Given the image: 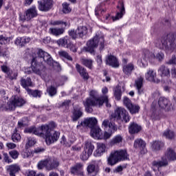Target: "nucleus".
I'll list each match as a JSON object with an SVG mask.
<instances>
[{
    "mask_svg": "<svg viewBox=\"0 0 176 176\" xmlns=\"http://www.w3.org/2000/svg\"><path fill=\"white\" fill-rule=\"evenodd\" d=\"M69 48L72 52H77L78 50V48L75 45L71 44V43H69Z\"/></svg>",
    "mask_w": 176,
    "mask_h": 176,
    "instance_id": "774afa93",
    "label": "nucleus"
},
{
    "mask_svg": "<svg viewBox=\"0 0 176 176\" xmlns=\"http://www.w3.org/2000/svg\"><path fill=\"white\" fill-rule=\"evenodd\" d=\"M45 167L47 170L50 171V170H54V168H57V167H58V162H57V160L47 159L45 160L38 162V170H42V168H45Z\"/></svg>",
    "mask_w": 176,
    "mask_h": 176,
    "instance_id": "9b49d317",
    "label": "nucleus"
},
{
    "mask_svg": "<svg viewBox=\"0 0 176 176\" xmlns=\"http://www.w3.org/2000/svg\"><path fill=\"white\" fill-rule=\"evenodd\" d=\"M21 86H23V87L25 89V90H27V89H29L28 86H31L32 85L31 78H28L27 80L22 78L21 80Z\"/></svg>",
    "mask_w": 176,
    "mask_h": 176,
    "instance_id": "79ce46f5",
    "label": "nucleus"
},
{
    "mask_svg": "<svg viewBox=\"0 0 176 176\" xmlns=\"http://www.w3.org/2000/svg\"><path fill=\"white\" fill-rule=\"evenodd\" d=\"M6 146L9 149H14V148H16V144L12 143V142H9V143L6 144Z\"/></svg>",
    "mask_w": 176,
    "mask_h": 176,
    "instance_id": "69168bd1",
    "label": "nucleus"
},
{
    "mask_svg": "<svg viewBox=\"0 0 176 176\" xmlns=\"http://www.w3.org/2000/svg\"><path fill=\"white\" fill-rule=\"evenodd\" d=\"M143 85H144V77L140 76L138 77V78L135 80V86L137 88V90L139 94H142Z\"/></svg>",
    "mask_w": 176,
    "mask_h": 176,
    "instance_id": "c85d7f7f",
    "label": "nucleus"
},
{
    "mask_svg": "<svg viewBox=\"0 0 176 176\" xmlns=\"http://www.w3.org/2000/svg\"><path fill=\"white\" fill-rule=\"evenodd\" d=\"M168 160H176V153L174 150L168 149L161 161H154L152 164V168L159 170V167H164L168 164Z\"/></svg>",
    "mask_w": 176,
    "mask_h": 176,
    "instance_id": "423d86ee",
    "label": "nucleus"
},
{
    "mask_svg": "<svg viewBox=\"0 0 176 176\" xmlns=\"http://www.w3.org/2000/svg\"><path fill=\"white\" fill-rule=\"evenodd\" d=\"M28 123V120L27 118H23V120L18 122L19 127H24V126H27Z\"/></svg>",
    "mask_w": 176,
    "mask_h": 176,
    "instance_id": "864d4df0",
    "label": "nucleus"
},
{
    "mask_svg": "<svg viewBox=\"0 0 176 176\" xmlns=\"http://www.w3.org/2000/svg\"><path fill=\"white\" fill-rule=\"evenodd\" d=\"M123 142V136L121 135H115L110 141L111 145H119Z\"/></svg>",
    "mask_w": 176,
    "mask_h": 176,
    "instance_id": "72a5a7b5",
    "label": "nucleus"
},
{
    "mask_svg": "<svg viewBox=\"0 0 176 176\" xmlns=\"http://www.w3.org/2000/svg\"><path fill=\"white\" fill-rule=\"evenodd\" d=\"M98 122L97 118L91 117L86 118L84 122H81V126H87V127L93 129L96 127V124H97Z\"/></svg>",
    "mask_w": 176,
    "mask_h": 176,
    "instance_id": "5701e85b",
    "label": "nucleus"
},
{
    "mask_svg": "<svg viewBox=\"0 0 176 176\" xmlns=\"http://www.w3.org/2000/svg\"><path fill=\"white\" fill-rule=\"evenodd\" d=\"M157 47L164 50L166 53H171L176 48V34L168 35L158 41L156 44Z\"/></svg>",
    "mask_w": 176,
    "mask_h": 176,
    "instance_id": "20e7f679",
    "label": "nucleus"
},
{
    "mask_svg": "<svg viewBox=\"0 0 176 176\" xmlns=\"http://www.w3.org/2000/svg\"><path fill=\"white\" fill-rule=\"evenodd\" d=\"M102 126L105 130L104 134L102 133V140H109V138L112 137L113 133H115L117 130L115 123L109 122L108 120H104L102 123Z\"/></svg>",
    "mask_w": 176,
    "mask_h": 176,
    "instance_id": "1a4fd4ad",
    "label": "nucleus"
},
{
    "mask_svg": "<svg viewBox=\"0 0 176 176\" xmlns=\"http://www.w3.org/2000/svg\"><path fill=\"white\" fill-rule=\"evenodd\" d=\"M1 71L3 72H4V74H7V75H9V72H10V69H9V67L8 66L3 65L1 67Z\"/></svg>",
    "mask_w": 176,
    "mask_h": 176,
    "instance_id": "13d9d810",
    "label": "nucleus"
},
{
    "mask_svg": "<svg viewBox=\"0 0 176 176\" xmlns=\"http://www.w3.org/2000/svg\"><path fill=\"white\" fill-rule=\"evenodd\" d=\"M47 93H48L50 97H53L57 94V89L53 86H50L47 89Z\"/></svg>",
    "mask_w": 176,
    "mask_h": 176,
    "instance_id": "49530a36",
    "label": "nucleus"
},
{
    "mask_svg": "<svg viewBox=\"0 0 176 176\" xmlns=\"http://www.w3.org/2000/svg\"><path fill=\"white\" fill-rule=\"evenodd\" d=\"M124 91V87H120V86H117L113 91H114V96L116 100H120L122 98V93Z\"/></svg>",
    "mask_w": 176,
    "mask_h": 176,
    "instance_id": "473e14b6",
    "label": "nucleus"
},
{
    "mask_svg": "<svg viewBox=\"0 0 176 176\" xmlns=\"http://www.w3.org/2000/svg\"><path fill=\"white\" fill-rule=\"evenodd\" d=\"M111 116L117 120H121V122H124L125 123L130 122L129 112L122 107H118L115 112L111 114Z\"/></svg>",
    "mask_w": 176,
    "mask_h": 176,
    "instance_id": "9d476101",
    "label": "nucleus"
},
{
    "mask_svg": "<svg viewBox=\"0 0 176 176\" xmlns=\"http://www.w3.org/2000/svg\"><path fill=\"white\" fill-rule=\"evenodd\" d=\"M175 135L174 131L168 129L166 130L163 133V136L166 137L168 140H173Z\"/></svg>",
    "mask_w": 176,
    "mask_h": 176,
    "instance_id": "37998d69",
    "label": "nucleus"
},
{
    "mask_svg": "<svg viewBox=\"0 0 176 176\" xmlns=\"http://www.w3.org/2000/svg\"><path fill=\"white\" fill-rule=\"evenodd\" d=\"M156 76V72L152 69H148L145 74L146 80L153 82V83H160V79H158Z\"/></svg>",
    "mask_w": 176,
    "mask_h": 176,
    "instance_id": "a211bd4d",
    "label": "nucleus"
},
{
    "mask_svg": "<svg viewBox=\"0 0 176 176\" xmlns=\"http://www.w3.org/2000/svg\"><path fill=\"white\" fill-rule=\"evenodd\" d=\"M72 9H71V7H69V3L67 2H64L63 3V12L65 13V14H67V13H71V11Z\"/></svg>",
    "mask_w": 176,
    "mask_h": 176,
    "instance_id": "a18cd8bd",
    "label": "nucleus"
},
{
    "mask_svg": "<svg viewBox=\"0 0 176 176\" xmlns=\"http://www.w3.org/2000/svg\"><path fill=\"white\" fill-rule=\"evenodd\" d=\"M93 151H94V145L91 142H86L80 156L81 160H88L89 157L93 155Z\"/></svg>",
    "mask_w": 176,
    "mask_h": 176,
    "instance_id": "ddd939ff",
    "label": "nucleus"
},
{
    "mask_svg": "<svg viewBox=\"0 0 176 176\" xmlns=\"http://www.w3.org/2000/svg\"><path fill=\"white\" fill-rule=\"evenodd\" d=\"M49 32L52 34V35L58 36V35H63V34H64V30L63 28H51L49 29Z\"/></svg>",
    "mask_w": 176,
    "mask_h": 176,
    "instance_id": "c9c22d12",
    "label": "nucleus"
},
{
    "mask_svg": "<svg viewBox=\"0 0 176 176\" xmlns=\"http://www.w3.org/2000/svg\"><path fill=\"white\" fill-rule=\"evenodd\" d=\"M141 131V126L138 125L135 123L131 124L129 126V133L131 134H135V133H138Z\"/></svg>",
    "mask_w": 176,
    "mask_h": 176,
    "instance_id": "4c0bfd02",
    "label": "nucleus"
},
{
    "mask_svg": "<svg viewBox=\"0 0 176 176\" xmlns=\"http://www.w3.org/2000/svg\"><path fill=\"white\" fill-rule=\"evenodd\" d=\"M40 67L41 66H39V65L36 64V60H35V58H33L31 67L32 71L34 74H36V75H39L42 78V79H44L45 82H49L51 78L50 76H49L47 74H45V71L41 70V69H39Z\"/></svg>",
    "mask_w": 176,
    "mask_h": 176,
    "instance_id": "f8f14e48",
    "label": "nucleus"
},
{
    "mask_svg": "<svg viewBox=\"0 0 176 176\" xmlns=\"http://www.w3.org/2000/svg\"><path fill=\"white\" fill-rule=\"evenodd\" d=\"M45 151V148L37 147L34 149V153H43Z\"/></svg>",
    "mask_w": 176,
    "mask_h": 176,
    "instance_id": "e2e57ef3",
    "label": "nucleus"
},
{
    "mask_svg": "<svg viewBox=\"0 0 176 176\" xmlns=\"http://www.w3.org/2000/svg\"><path fill=\"white\" fill-rule=\"evenodd\" d=\"M81 63L83 65H85V67L91 69L93 67V60H91V59H82Z\"/></svg>",
    "mask_w": 176,
    "mask_h": 176,
    "instance_id": "de8ad7c7",
    "label": "nucleus"
},
{
    "mask_svg": "<svg viewBox=\"0 0 176 176\" xmlns=\"http://www.w3.org/2000/svg\"><path fill=\"white\" fill-rule=\"evenodd\" d=\"M145 146H146V144L144 140L141 139H138L135 140L134 148L142 149L143 152L141 151V153H145L146 152V150L145 149Z\"/></svg>",
    "mask_w": 176,
    "mask_h": 176,
    "instance_id": "2f4dec72",
    "label": "nucleus"
},
{
    "mask_svg": "<svg viewBox=\"0 0 176 176\" xmlns=\"http://www.w3.org/2000/svg\"><path fill=\"white\" fill-rule=\"evenodd\" d=\"M9 43V38L4 37L3 36H0V45H6Z\"/></svg>",
    "mask_w": 176,
    "mask_h": 176,
    "instance_id": "6e6d98bb",
    "label": "nucleus"
},
{
    "mask_svg": "<svg viewBox=\"0 0 176 176\" xmlns=\"http://www.w3.org/2000/svg\"><path fill=\"white\" fill-rule=\"evenodd\" d=\"M37 54L38 57H40V58H43L45 63H47V64L51 66L54 65V62L52 58V56H50V54H49L47 52H45L42 50H38L37 52Z\"/></svg>",
    "mask_w": 176,
    "mask_h": 176,
    "instance_id": "6ab92c4d",
    "label": "nucleus"
},
{
    "mask_svg": "<svg viewBox=\"0 0 176 176\" xmlns=\"http://www.w3.org/2000/svg\"><path fill=\"white\" fill-rule=\"evenodd\" d=\"M58 54L62 57V58H65L66 60H69V61H72V57H71V56H69V54L66 52L60 51L58 52Z\"/></svg>",
    "mask_w": 176,
    "mask_h": 176,
    "instance_id": "09e8293b",
    "label": "nucleus"
},
{
    "mask_svg": "<svg viewBox=\"0 0 176 176\" xmlns=\"http://www.w3.org/2000/svg\"><path fill=\"white\" fill-rule=\"evenodd\" d=\"M76 68L78 72H79L80 76L83 78V79H89V74L87 73L86 69H85V68L80 67V65L78 64L76 65Z\"/></svg>",
    "mask_w": 176,
    "mask_h": 176,
    "instance_id": "f704fd0d",
    "label": "nucleus"
},
{
    "mask_svg": "<svg viewBox=\"0 0 176 176\" xmlns=\"http://www.w3.org/2000/svg\"><path fill=\"white\" fill-rule=\"evenodd\" d=\"M95 14L97 17L101 19L102 21L104 23H111V20L113 21H118L120 20L126 14V10H124V3L122 1L118 2L117 6V12L115 16L111 17L109 14L105 12L104 7L98 6L95 9Z\"/></svg>",
    "mask_w": 176,
    "mask_h": 176,
    "instance_id": "f257e3e1",
    "label": "nucleus"
},
{
    "mask_svg": "<svg viewBox=\"0 0 176 176\" xmlns=\"http://www.w3.org/2000/svg\"><path fill=\"white\" fill-rule=\"evenodd\" d=\"M70 42L71 40L69 39V37L66 36L62 38L58 39L56 41V43L58 45V46H62L63 47H69Z\"/></svg>",
    "mask_w": 176,
    "mask_h": 176,
    "instance_id": "c756f323",
    "label": "nucleus"
},
{
    "mask_svg": "<svg viewBox=\"0 0 176 176\" xmlns=\"http://www.w3.org/2000/svg\"><path fill=\"white\" fill-rule=\"evenodd\" d=\"M51 25H64L67 27V23L66 22H63V21H50Z\"/></svg>",
    "mask_w": 176,
    "mask_h": 176,
    "instance_id": "3c124183",
    "label": "nucleus"
},
{
    "mask_svg": "<svg viewBox=\"0 0 176 176\" xmlns=\"http://www.w3.org/2000/svg\"><path fill=\"white\" fill-rule=\"evenodd\" d=\"M38 16V11L36 10V7L32 6L31 8L28 9L25 14L21 17V20L22 21H24V20H26L27 21L31 20V19H34V17H36Z\"/></svg>",
    "mask_w": 176,
    "mask_h": 176,
    "instance_id": "f3484780",
    "label": "nucleus"
},
{
    "mask_svg": "<svg viewBox=\"0 0 176 176\" xmlns=\"http://www.w3.org/2000/svg\"><path fill=\"white\" fill-rule=\"evenodd\" d=\"M158 104L160 108L164 109L165 112H168L174 109L173 104H171V102L167 98H160L158 101Z\"/></svg>",
    "mask_w": 176,
    "mask_h": 176,
    "instance_id": "dca6fc26",
    "label": "nucleus"
},
{
    "mask_svg": "<svg viewBox=\"0 0 176 176\" xmlns=\"http://www.w3.org/2000/svg\"><path fill=\"white\" fill-rule=\"evenodd\" d=\"M25 133H28L29 134H34L41 137L42 135V126L38 128H35L34 126H30L25 129Z\"/></svg>",
    "mask_w": 176,
    "mask_h": 176,
    "instance_id": "a878e982",
    "label": "nucleus"
},
{
    "mask_svg": "<svg viewBox=\"0 0 176 176\" xmlns=\"http://www.w3.org/2000/svg\"><path fill=\"white\" fill-rule=\"evenodd\" d=\"M138 63L140 67L145 68L148 67V58L146 56H143L140 60H138Z\"/></svg>",
    "mask_w": 176,
    "mask_h": 176,
    "instance_id": "c03bdc74",
    "label": "nucleus"
},
{
    "mask_svg": "<svg viewBox=\"0 0 176 176\" xmlns=\"http://www.w3.org/2000/svg\"><path fill=\"white\" fill-rule=\"evenodd\" d=\"M56 127V123L50 122L48 124L41 125V134L40 137L45 138L47 145L54 144L60 138V133L54 131Z\"/></svg>",
    "mask_w": 176,
    "mask_h": 176,
    "instance_id": "7ed1b4c3",
    "label": "nucleus"
},
{
    "mask_svg": "<svg viewBox=\"0 0 176 176\" xmlns=\"http://www.w3.org/2000/svg\"><path fill=\"white\" fill-rule=\"evenodd\" d=\"M26 91H28L29 96H32V97H38V98H40L41 96H42V92H41V91H32L30 89H26Z\"/></svg>",
    "mask_w": 176,
    "mask_h": 176,
    "instance_id": "a19ab883",
    "label": "nucleus"
},
{
    "mask_svg": "<svg viewBox=\"0 0 176 176\" xmlns=\"http://www.w3.org/2000/svg\"><path fill=\"white\" fill-rule=\"evenodd\" d=\"M36 173H35V171L31 170V171L29 172V174H28V176H45V175H43V173H40V174H38L36 175Z\"/></svg>",
    "mask_w": 176,
    "mask_h": 176,
    "instance_id": "0e129e2a",
    "label": "nucleus"
},
{
    "mask_svg": "<svg viewBox=\"0 0 176 176\" xmlns=\"http://www.w3.org/2000/svg\"><path fill=\"white\" fill-rule=\"evenodd\" d=\"M124 105L128 109L133 104L131 103V100L129 99L127 97H124L123 100Z\"/></svg>",
    "mask_w": 176,
    "mask_h": 176,
    "instance_id": "5fc2aeb1",
    "label": "nucleus"
},
{
    "mask_svg": "<svg viewBox=\"0 0 176 176\" xmlns=\"http://www.w3.org/2000/svg\"><path fill=\"white\" fill-rule=\"evenodd\" d=\"M83 115V113H82V110H80V108L79 109H74L73 111V115L72 116L73 122H76L79 118H80Z\"/></svg>",
    "mask_w": 176,
    "mask_h": 176,
    "instance_id": "e433bc0d",
    "label": "nucleus"
},
{
    "mask_svg": "<svg viewBox=\"0 0 176 176\" xmlns=\"http://www.w3.org/2000/svg\"><path fill=\"white\" fill-rule=\"evenodd\" d=\"M87 171L89 176H96L98 173V168L96 167V165L90 164L87 167Z\"/></svg>",
    "mask_w": 176,
    "mask_h": 176,
    "instance_id": "7c9ffc66",
    "label": "nucleus"
},
{
    "mask_svg": "<svg viewBox=\"0 0 176 176\" xmlns=\"http://www.w3.org/2000/svg\"><path fill=\"white\" fill-rule=\"evenodd\" d=\"M72 174L83 176V164H77L71 168Z\"/></svg>",
    "mask_w": 176,
    "mask_h": 176,
    "instance_id": "393cba45",
    "label": "nucleus"
},
{
    "mask_svg": "<svg viewBox=\"0 0 176 176\" xmlns=\"http://www.w3.org/2000/svg\"><path fill=\"white\" fill-rule=\"evenodd\" d=\"M36 144V140L34 138H28V142L26 143V148H30V146H34Z\"/></svg>",
    "mask_w": 176,
    "mask_h": 176,
    "instance_id": "603ef678",
    "label": "nucleus"
},
{
    "mask_svg": "<svg viewBox=\"0 0 176 176\" xmlns=\"http://www.w3.org/2000/svg\"><path fill=\"white\" fill-rule=\"evenodd\" d=\"M106 64L111 65L113 68H118L119 67V62L116 57L112 55H109L106 58Z\"/></svg>",
    "mask_w": 176,
    "mask_h": 176,
    "instance_id": "bb28decb",
    "label": "nucleus"
},
{
    "mask_svg": "<svg viewBox=\"0 0 176 176\" xmlns=\"http://www.w3.org/2000/svg\"><path fill=\"white\" fill-rule=\"evenodd\" d=\"M38 9L41 12H47L52 9V1H38Z\"/></svg>",
    "mask_w": 176,
    "mask_h": 176,
    "instance_id": "b1692460",
    "label": "nucleus"
},
{
    "mask_svg": "<svg viewBox=\"0 0 176 176\" xmlns=\"http://www.w3.org/2000/svg\"><path fill=\"white\" fill-rule=\"evenodd\" d=\"M131 115H135L140 112V107L138 104H132L129 107L127 108Z\"/></svg>",
    "mask_w": 176,
    "mask_h": 176,
    "instance_id": "58836bf2",
    "label": "nucleus"
},
{
    "mask_svg": "<svg viewBox=\"0 0 176 176\" xmlns=\"http://www.w3.org/2000/svg\"><path fill=\"white\" fill-rule=\"evenodd\" d=\"M98 43L100 44L101 48H104V36L102 34H96L93 39L89 40L87 43V47H84L85 52H89L91 54L94 53V48L98 46Z\"/></svg>",
    "mask_w": 176,
    "mask_h": 176,
    "instance_id": "0eeeda50",
    "label": "nucleus"
},
{
    "mask_svg": "<svg viewBox=\"0 0 176 176\" xmlns=\"http://www.w3.org/2000/svg\"><path fill=\"white\" fill-rule=\"evenodd\" d=\"M7 171L10 173V176H16V173H19L20 170V166L16 164H12L6 166Z\"/></svg>",
    "mask_w": 176,
    "mask_h": 176,
    "instance_id": "cd10ccee",
    "label": "nucleus"
},
{
    "mask_svg": "<svg viewBox=\"0 0 176 176\" xmlns=\"http://www.w3.org/2000/svg\"><path fill=\"white\" fill-rule=\"evenodd\" d=\"M87 34V28L86 26H80L76 30L69 31V36H72L73 39H76V38H83Z\"/></svg>",
    "mask_w": 176,
    "mask_h": 176,
    "instance_id": "2eb2a0df",
    "label": "nucleus"
},
{
    "mask_svg": "<svg viewBox=\"0 0 176 176\" xmlns=\"http://www.w3.org/2000/svg\"><path fill=\"white\" fill-rule=\"evenodd\" d=\"M163 146V143L160 141H155L151 144V148L153 151H160V148Z\"/></svg>",
    "mask_w": 176,
    "mask_h": 176,
    "instance_id": "ea45409f",
    "label": "nucleus"
},
{
    "mask_svg": "<svg viewBox=\"0 0 176 176\" xmlns=\"http://www.w3.org/2000/svg\"><path fill=\"white\" fill-rule=\"evenodd\" d=\"M30 41H31V38H30L29 37H22L21 46H24L25 43H28Z\"/></svg>",
    "mask_w": 176,
    "mask_h": 176,
    "instance_id": "680f3d73",
    "label": "nucleus"
},
{
    "mask_svg": "<svg viewBox=\"0 0 176 176\" xmlns=\"http://www.w3.org/2000/svg\"><path fill=\"white\" fill-rule=\"evenodd\" d=\"M89 96L90 97L83 102V104L87 112H93V109L90 108V107H97L98 108H100V107H102V105L105 104L107 108L111 107L108 96L104 95L101 96L99 98H96L98 96V92L96 90L91 91Z\"/></svg>",
    "mask_w": 176,
    "mask_h": 176,
    "instance_id": "f03ea898",
    "label": "nucleus"
},
{
    "mask_svg": "<svg viewBox=\"0 0 176 176\" xmlns=\"http://www.w3.org/2000/svg\"><path fill=\"white\" fill-rule=\"evenodd\" d=\"M12 140L14 142H20L21 140V136L19 133L14 132L12 135Z\"/></svg>",
    "mask_w": 176,
    "mask_h": 176,
    "instance_id": "8fccbe9b",
    "label": "nucleus"
},
{
    "mask_svg": "<svg viewBox=\"0 0 176 176\" xmlns=\"http://www.w3.org/2000/svg\"><path fill=\"white\" fill-rule=\"evenodd\" d=\"M129 159V154H127V150L120 149L112 151L107 158V164L109 166H115L119 162L123 160H127Z\"/></svg>",
    "mask_w": 176,
    "mask_h": 176,
    "instance_id": "39448f33",
    "label": "nucleus"
},
{
    "mask_svg": "<svg viewBox=\"0 0 176 176\" xmlns=\"http://www.w3.org/2000/svg\"><path fill=\"white\" fill-rule=\"evenodd\" d=\"M23 37H18L16 38V39L15 40V45H16L17 46H21V44L23 43Z\"/></svg>",
    "mask_w": 176,
    "mask_h": 176,
    "instance_id": "052dcab7",
    "label": "nucleus"
},
{
    "mask_svg": "<svg viewBox=\"0 0 176 176\" xmlns=\"http://www.w3.org/2000/svg\"><path fill=\"white\" fill-rule=\"evenodd\" d=\"M25 104V100L19 96H12L6 105L3 104L1 107L2 111H14L17 107H23Z\"/></svg>",
    "mask_w": 176,
    "mask_h": 176,
    "instance_id": "6e6552de",
    "label": "nucleus"
},
{
    "mask_svg": "<svg viewBox=\"0 0 176 176\" xmlns=\"http://www.w3.org/2000/svg\"><path fill=\"white\" fill-rule=\"evenodd\" d=\"M4 156V160L7 163H12V160L9 159V155H8V153H3Z\"/></svg>",
    "mask_w": 176,
    "mask_h": 176,
    "instance_id": "338daca9",
    "label": "nucleus"
},
{
    "mask_svg": "<svg viewBox=\"0 0 176 176\" xmlns=\"http://www.w3.org/2000/svg\"><path fill=\"white\" fill-rule=\"evenodd\" d=\"M134 69H135V66H134V63H133L124 64L122 66V72L126 76H130Z\"/></svg>",
    "mask_w": 176,
    "mask_h": 176,
    "instance_id": "4be33fe9",
    "label": "nucleus"
},
{
    "mask_svg": "<svg viewBox=\"0 0 176 176\" xmlns=\"http://www.w3.org/2000/svg\"><path fill=\"white\" fill-rule=\"evenodd\" d=\"M168 64L176 65V55H173L172 58L168 62Z\"/></svg>",
    "mask_w": 176,
    "mask_h": 176,
    "instance_id": "bf43d9fd",
    "label": "nucleus"
},
{
    "mask_svg": "<svg viewBox=\"0 0 176 176\" xmlns=\"http://www.w3.org/2000/svg\"><path fill=\"white\" fill-rule=\"evenodd\" d=\"M90 134L94 140H102V131L98 126L92 128Z\"/></svg>",
    "mask_w": 176,
    "mask_h": 176,
    "instance_id": "412c9836",
    "label": "nucleus"
},
{
    "mask_svg": "<svg viewBox=\"0 0 176 176\" xmlns=\"http://www.w3.org/2000/svg\"><path fill=\"white\" fill-rule=\"evenodd\" d=\"M107 151V145L104 143H97L96 144V148L94 153V156L95 157H100L105 153Z\"/></svg>",
    "mask_w": 176,
    "mask_h": 176,
    "instance_id": "aec40b11",
    "label": "nucleus"
},
{
    "mask_svg": "<svg viewBox=\"0 0 176 176\" xmlns=\"http://www.w3.org/2000/svg\"><path fill=\"white\" fill-rule=\"evenodd\" d=\"M158 74L162 78L163 83H165V85H171V80L168 78L170 76V69L162 65L159 68Z\"/></svg>",
    "mask_w": 176,
    "mask_h": 176,
    "instance_id": "4468645a",
    "label": "nucleus"
},
{
    "mask_svg": "<svg viewBox=\"0 0 176 176\" xmlns=\"http://www.w3.org/2000/svg\"><path fill=\"white\" fill-rule=\"evenodd\" d=\"M10 155L12 159H17V157H19V152H17V151H10Z\"/></svg>",
    "mask_w": 176,
    "mask_h": 176,
    "instance_id": "4d7b16f0",
    "label": "nucleus"
}]
</instances>
